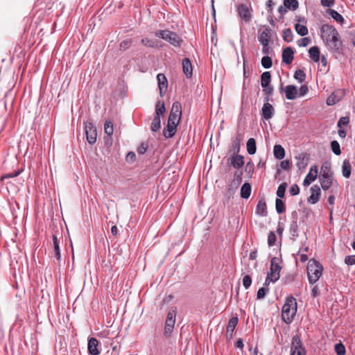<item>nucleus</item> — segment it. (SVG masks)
<instances>
[{"mask_svg": "<svg viewBox=\"0 0 355 355\" xmlns=\"http://www.w3.org/2000/svg\"><path fill=\"white\" fill-rule=\"evenodd\" d=\"M321 37L330 51L339 53L342 42L337 30L331 25L323 24L320 28Z\"/></svg>", "mask_w": 355, "mask_h": 355, "instance_id": "1", "label": "nucleus"}, {"mask_svg": "<svg viewBox=\"0 0 355 355\" xmlns=\"http://www.w3.org/2000/svg\"><path fill=\"white\" fill-rule=\"evenodd\" d=\"M297 312V301L292 296L286 298L282 309V318L286 324H290Z\"/></svg>", "mask_w": 355, "mask_h": 355, "instance_id": "2", "label": "nucleus"}, {"mask_svg": "<svg viewBox=\"0 0 355 355\" xmlns=\"http://www.w3.org/2000/svg\"><path fill=\"white\" fill-rule=\"evenodd\" d=\"M323 270L322 266L319 261L311 259L307 266V274L309 282L311 284L315 283L321 277Z\"/></svg>", "mask_w": 355, "mask_h": 355, "instance_id": "3", "label": "nucleus"}, {"mask_svg": "<svg viewBox=\"0 0 355 355\" xmlns=\"http://www.w3.org/2000/svg\"><path fill=\"white\" fill-rule=\"evenodd\" d=\"M155 36L166 40L175 47L180 46L182 42L177 33L168 30L158 31L155 33Z\"/></svg>", "mask_w": 355, "mask_h": 355, "instance_id": "4", "label": "nucleus"}, {"mask_svg": "<svg viewBox=\"0 0 355 355\" xmlns=\"http://www.w3.org/2000/svg\"><path fill=\"white\" fill-rule=\"evenodd\" d=\"M182 117V105L180 102L173 103L172 107L168 118V122L178 125Z\"/></svg>", "mask_w": 355, "mask_h": 355, "instance_id": "5", "label": "nucleus"}, {"mask_svg": "<svg viewBox=\"0 0 355 355\" xmlns=\"http://www.w3.org/2000/svg\"><path fill=\"white\" fill-rule=\"evenodd\" d=\"M306 352L302 345L300 338L295 335L292 338L290 355H306Z\"/></svg>", "mask_w": 355, "mask_h": 355, "instance_id": "6", "label": "nucleus"}, {"mask_svg": "<svg viewBox=\"0 0 355 355\" xmlns=\"http://www.w3.org/2000/svg\"><path fill=\"white\" fill-rule=\"evenodd\" d=\"M281 260L278 257H273L270 261V271L268 275L272 277L275 281H277L280 277V271L282 267L280 266Z\"/></svg>", "mask_w": 355, "mask_h": 355, "instance_id": "7", "label": "nucleus"}, {"mask_svg": "<svg viewBox=\"0 0 355 355\" xmlns=\"http://www.w3.org/2000/svg\"><path fill=\"white\" fill-rule=\"evenodd\" d=\"M291 222L289 225V233L291 236V239L295 241L299 236L298 233V217L297 213L294 211L291 213Z\"/></svg>", "mask_w": 355, "mask_h": 355, "instance_id": "8", "label": "nucleus"}, {"mask_svg": "<svg viewBox=\"0 0 355 355\" xmlns=\"http://www.w3.org/2000/svg\"><path fill=\"white\" fill-rule=\"evenodd\" d=\"M85 134L87 140L90 144H94L96 141V129L93 123L87 122L85 124Z\"/></svg>", "mask_w": 355, "mask_h": 355, "instance_id": "9", "label": "nucleus"}, {"mask_svg": "<svg viewBox=\"0 0 355 355\" xmlns=\"http://www.w3.org/2000/svg\"><path fill=\"white\" fill-rule=\"evenodd\" d=\"M239 15L246 22H249L252 19V9L245 4L238 6Z\"/></svg>", "mask_w": 355, "mask_h": 355, "instance_id": "10", "label": "nucleus"}, {"mask_svg": "<svg viewBox=\"0 0 355 355\" xmlns=\"http://www.w3.org/2000/svg\"><path fill=\"white\" fill-rule=\"evenodd\" d=\"M318 167L316 165H313L311 167L309 173L306 175L304 181L303 186L308 187L309 186L313 181L315 180L318 176Z\"/></svg>", "mask_w": 355, "mask_h": 355, "instance_id": "11", "label": "nucleus"}, {"mask_svg": "<svg viewBox=\"0 0 355 355\" xmlns=\"http://www.w3.org/2000/svg\"><path fill=\"white\" fill-rule=\"evenodd\" d=\"M266 101H269V98L267 97L266 98ZM274 113H275V110H274V107H272V105L270 103H269L268 102L265 103L261 109L262 116L265 119L269 120L273 116Z\"/></svg>", "mask_w": 355, "mask_h": 355, "instance_id": "12", "label": "nucleus"}, {"mask_svg": "<svg viewBox=\"0 0 355 355\" xmlns=\"http://www.w3.org/2000/svg\"><path fill=\"white\" fill-rule=\"evenodd\" d=\"M230 164L236 169L241 168L244 165L243 156L234 153V154L229 158Z\"/></svg>", "mask_w": 355, "mask_h": 355, "instance_id": "13", "label": "nucleus"}, {"mask_svg": "<svg viewBox=\"0 0 355 355\" xmlns=\"http://www.w3.org/2000/svg\"><path fill=\"white\" fill-rule=\"evenodd\" d=\"M160 96H163L168 87V81L164 73H158L157 76Z\"/></svg>", "mask_w": 355, "mask_h": 355, "instance_id": "14", "label": "nucleus"}, {"mask_svg": "<svg viewBox=\"0 0 355 355\" xmlns=\"http://www.w3.org/2000/svg\"><path fill=\"white\" fill-rule=\"evenodd\" d=\"M319 180L321 184V187L323 190L329 189L332 185L333 182V175L320 174L319 176Z\"/></svg>", "mask_w": 355, "mask_h": 355, "instance_id": "15", "label": "nucleus"}, {"mask_svg": "<svg viewBox=\"0 0 355 355\" xmlns=\"http://www.w3.org/2000/svg\"><path fill=\"white\" fill-rule=\"evenodd\" d=\"M310 191L311 196L308 198V202L311 204H315L320 200V188L318 185H313L311 187Z\"/></svg>", "mask_w": 355, "mask_h": 355, "instance_id": "16", "label": "nucleus"}, {"mask_svg": "<svg viewBox=\"0 0 355 355\" xmlns=\"http://www.w3.org/2000/svg\"><path fill=\"white\" fill-rule=\"evenodd\" d=\"M62 241V236L58 237V235L54 234L53 235V248L55 257L57 260L61 258L60 244Z\"/></svg>", "mask_w": 355, "mask_h": 355, "instance_id": "17", "label": "nucleus"}, {"mask_svg": "<svg viewBox=\"0 0 355 355\" xmlns=\"http://www.w3.org/2000/svg\"><path fill=\"white\" fill-rule=\"evenodd\" d=\"M98 341L95 338H91L88 340V352L91 355H98L100 351L98 349Z\"/></svg>", "mask_w": 355, "mask_h": 355, "instance_id": "18", "label": "nucleus"}, {"mask_svg": "<svg viewBox=\"0 0 355 355\" xmlns=\"http://www.w3.org/2000/svg\"><path fill=\"white\" fill-rule=\"evenodd\" d=\"M294 52L291 47H286L282 51V61L283 62L289 64L293 60Z\"/></svg>", "mask_w": 355, "mask_h": 355, "instance_id": "19", "label": "nucleus"}, {"mask_svg": "<svg viewBox=\"0 0 355 355\" xmlns=\"http://www.w3.org/2000/svg\"><path fill=\"white\" fill-rule=\"evenodd\" d=\"M297 159L296 166L299 170L304 169L309 162V157L304 153H300L297 156L295 157Z\"/></svg>", "mask_w": 355, "mask_h": 355, "instance_id": "20", "label": "nucleus"}, {"mask_svg": "<svg viewBox=\"0 0 355 355\" xmlns=\"http://www.w3.org/2000/svg\"><path fill=\"white\" fill-rule=\"evenodd\" d=\"M182 70L187 77L190 78L193 74V67L190 60L185 58L182 60Z\"/></svg>", "mask_w": 355, "mask_h": 355, "instance_id": "21", "label": "nucleus"}, {"mask_svg": "<svg viewBox=\"0 0 355 355\" xmlns=\"http://www.w3.org/2000/svg\"><path fill=\"white\" fill-rule=\"evenodd\" d=\"M297 87L290 85L285 87L286 98L288 100H294L297 97Z\"/></svg>", "mask_w": 355, "mask_h": 355, "instance_id": "22", "label": "nucleus"}, {"mask_svg": "<svg viewBox=\"0 0 355 355\" xmlns=\"http://www.w3.org/2000/svg\"><path fill=\"white\" fill-rule=\"evenodd\" d=\"M270 29L266 28L260 34L259 37V41L263 46H268L269 41L270 40Z\"/></svg>", "mask_w": 355, "mask_h": 355, "instance_id": "23", "label": "nucleus"}, {"mask_svg": "<svg viewBox=\"0 0 355 355\" xmlns=\"http://www.w3.org/2000/svg\"><path fill=\"white\" fill-rule=\"evenodd\" d=\"M178 125L175 123L167 121L166 129L164 130V136L166 138L173 137L176 132Z\"/></svg>", "mask_w": 355, "mask_h": 355, "instance_id": "24", "label": "nucleus"}, {"mask_svg": "<svg viewBox=\"0 0 355 355\" xmlns=\"http://www.w3.org/2000/svg\"><path fill=\"white\" fill-rule=\"evenodd\" d=\"M256 214L261 216H266L268 214L267 206L264 200H260L256 207Z\"/></svg>", "mask_w": 355, "mask_h": 355, "instance_id": "25", "label": "nucleus"}, {"mask_svg": "<svg viewBox=\"0 0 355 355\" xmlns=\"http://www.w3.org/2000/svg\"><path fill=\"white\" fill-rule=\"evenodd\" d=\"M310 58L315 62H318L320 59V52L318 46H312L309 50Z\"/></svg>", "mask_w": 355, "mask_h": 355, "instance_id": "26", "label": "nucleus"}, {"mask_svg": "<svg viewBox=\"0 0 355 355\" xmlns=\"http://www.w3.org/2000/svg\"><path fill=\"white\" fill-rule=\"evenodd\" d=\"M352 166L349 159H345L343 162L342 174L346 178H349L351 175Z\"/></svg>", "mask_w": 355, "mask_h": 355, "instance_id": "27", "label": "nucleus"}, {"mask_svg": "<svg viewBox=\"0 0 355 355\" xmlns=\"http://www.w3.org/2000/svg\"><path fill=\"white\" fill-rule=\"evenodd\" d=\"M273 153L275 157L277 159H282L285 156V150L281 145H275Z\"/></svg>", "mask_w": 355, "mask_h": 355, "instance_id": "28", "label": "nucleus"}, {"mask_svg": "<svg viewBox=\"0 0 355 355\" xmlns=\"http://www.w3.org/2000/svg\"><path fill=\"white\" fill-rule=\"evenodd\" d=\"M242 176H243L242 171H236L234 173V179L230 184V187H234L235 188H237V187L242 182Z\"/></svg>", "mask_w": 355, "mask_h": 355, "instance_id": "29", "label": "nucleus"}, {"mask_svg": "<svg viewBox=\"0 0 355 355\" xmlns=\"http://www.w3.org/2000/svg\"><path fill=\"white\" fill-rule=\"evenodd\" d=\"M251 193V186L249 183H244L241 189V196L244 199H248Z\"/></svg>", "mask_w": 355, "mask_h": 355, "instance_id": "30", "label": "nucleus"}, {"mask_svg": "<svg viewBox=\"0 0 355 355\" xmlns=\"http://www.w3.org/2000/svg\"><path fill=\"white\" fill-rule=\"evenodd\" d=\"M247 151L250 155H254L257 150L256 141L254 138H250L247 141Z\"/></svg>", "mask_w": 355, "mask_h": 355, "instance_id": "31", "label": "nucleus"}, {"mask_svg": "<svg viewBox=\"0 0 355 355\" xmlns=\"http://www.w3.org/2000/svg\"><path fill=\"white\" fill-rule=\"evenodd\" d=\"M271 80V74L269 71L263 72L261 76V87L268 86Z\"/></svg>", "mask_w": 355, "mask_h": 355, "instance_id": "32", "label": "nucleus"}, {"mask_svg": "<svg viewBox=\"0 0 355 355\" xmlns=\"http://www.w3.org/2000/svg\"><path fill=\"white\" fill-rule=\"evenodd\" d=\"M166 112V108L164 102L157 101L155 106V115L158 116L161 118V116H163Z\"/></svg>", "mask_w": 355, "mask_h": 355, "instance_id": "33", "label": "nucleus"}, {"mask_svg": "<svg viewBox=\"0 0 355 355\" xmlns=\"http://www.w3.org/2000/svg\"><path fill=\"white\" fill-rule=\"evenodd\" d=\"M161 128V119L158 116H155L150 125L152 132H157Z\"/></svg>", "mask_w": 355, "mask_h": 355, "instance_id": "34", "label": "nucleus"}, {"mask_svg": "<svg viewBox=\"0 0 355 355\" xmlns=\"http://www.w3.org/2000/svg\"><path fill=\"white\" fill-rule=\"evenodd\" d=\"M175 321H172L170 320H166L165 326H164V334L166 336H169L172 333L174 324Z\"/></svg>", "mask_w": 355, "mask_h": 355, "instance_id": "35", "label": "nucleus"}, {"mask_svg": "<svg viewBox=\"0 0 355 355\" xmlns=\"http://www.w3.org/2000/svg\"><path fill=\"white\" fill-rule=\"evenodd\" d=\"M284 5L287 9L295 10L298 8L299 3L297 0H284Z\"/></svg>", "mask_w": 355, "mask_h": 355, "instance_id": "36", "label": "nucleus"}, {"mask_svg": "<svg viewBox=\"0 0 355 355\" xmlns=\"http://www.w3.org/2000/svg\"><path fill=\"white\" fill-rule=\"evenodd\" d=\"M295 28L297 34L301 36H305L308 34V28L306 26L300 24H296Z\"/></svg>", "mask_w": 355, "mask_h": 355, "instance_id": "37", "label": "nucleus"}, {"mask_svg": "<svg viewBox=\"0 0 355 355\" xmlns=\"http://www.w3.org/2000/svg\"><path fill=\"white\" fill-rule=\"evenodd\" d=\"M329 13L330 14L331 17L335 19L336 21L339 23H343L344 18L343 17L339 14L337 11L334 10L329 9L328 10Z\"/></svg>", "mask_w": 355, "mask_h": 355, "instance_id": "38", "label": "nucleus"}, {"mask_svg": "<svg viewBox=\"0 0 355 355\" xmlns=\"http://www.w3.org/2000/svg\"><path fill=\"white\" fill-rule=\"evenodd\" d=\"M294 78L299 83H302L304 81L306 78V74L304 71L302 69L296 70L294 73Z\"/></svg>", "mask_w": 355, "mask_h": 355, "instance_id": "39", "label": "nucleus"}, {"mask_svg": "<svg viewBox=\"0 0 355 355\" xmlns=\"http://www.w3.org/2000/svg\"><path fill=\"white\" fill-rule=\"evenodd\" d=\"M275 208L276 211L278 214H282L285 211V205L284 202L279 199L277 198L275 200Z\"/></svg>", "mask_w": 355, "mask_h": 355, "instance_id": "40", "label": "nucleus"}, {"mask_svg": "<svg viewBox=\"0 0 355 355\" xmlns=\"http://www.w3.org/2000/svg\"><path fill=\"white\" fill-rule=\"evenodd\" d=\"M238 323L237 318H232L230 320L228 325L227 327V332L232 333Z\"/></svg>", "mask_w": 355, "mask_h": 355, "instance_id": "41", "label": "nucleus"}, {"mask_svg": "<svg viewBox=\"0 0 355 355\" xmlns=\"http://www.w3.org/2000/svg\"><path fill=\"white\" fill-rule=\"evenodd\" d=\"M327 175H334L331 168V164L329 162H325L322 164L320 170V174H325Z\"/></svg>", "mask_w": 355, "mask_h": 355, "instance_id": "42", "label": "nucleus"}, {"mask_svg": "<svg viewBox=\"0 0 355 355\" xmlns=\"http://www.w3.org/2000/svg\"><path fill=\"white\" fill-rule=\"evenodd\" d=\"M287 187V184L286 182L282 183L277 188V196L279 198H282L284 197L285 191Z\"/></svg>", "mask_w": 355, "mask_h": 355, "instance_id": "43", "label": "nucleus"}, {"mask_svg": "<svg viewBox=\"0 0 355 355\" xmlns=\"http://www.w3.org/2000/svg\"><path fill=\"white\" fill-rule=\"evenodd\" d=\"M331 148L335 155H340L341 154L340 144L337 141H332L331 142Z\"/></svg>", "mask_w": 355, "mask_h": 355, "instance_id": "44", "label": "nucleus"}, {"mask_svg": "<svg viewBox=\"0 0 355 355\" xmlns=\"http://www.w3.org/2000/svg\"><path fill=\"white\" fill-rule=\"evenodd\" d=\"M335 352L337 355H345L346 350L344 345L341 343L335 345Z\"/></svg>", "mask_w": 355, "mask_h": 355, "instance_id": "45", "label": "nucleus"}, {"mask_svg": "<svg viewBox=\"0 0 355 355\" xmlns=\"http://www.w3.org/2000/svg\"><path fill=\"white\" fill-rule=\"evenodd\" d=\"M272 59L268 56H264L261 59V65L265 69H269L272 67Z\"/></svg>", "mask_w": 355, "mask_h": 355, "instance_id": "46", "label": "nucleus"}, {"mask_svg": "<svg viewBox=\"0 0 355 355\" xmlns=\"http://www.w3.org/2000/svg\"><path fill=\"white\" fill-rule=\"evenodd\" d=\"M105 132L110 137L113 134V125L112 123L110 121H106L104 124Z\"/></svg>", "mask_w": 355, "mask_h": 355, "instance_id": "47", "label": "nucleus"}, {"mask_svg": "<svg viewBox=\"0 0 355 355\" xmlns=\"http://www.w3.org/2000/svg\"><path fill=\"white\" fill-rule=\"evenodd\" d=\"M283 38L285 41L290 42L293 40V32L290 28H286L283 31Z\"/></svg>", "mask_w": 355, "mask_h": 355, "instance_id": "48", "label": "nucleus"}, {"mask_svg": "<svg viewBox=\"0 0 355 355\" xmlns=\"http://www.w3.org/2000/svg\"><path fill=\"white\" fill-rule=\"evenodd\" d=\"M268 291H269V289L266 287L260 288L257 291V300L263 299L266 297V294L268 293Z\"/></svg>", "mask_w": 355, "mask_h": 355, "instance_id": "49", "label": "nucleus"}, {"mask_svg": "<svg viewBox=\"0 0 355 355\" xmlns=\"http://www.w3.org/2000/svg\"><path fill=\"white\" fill-rule=\"evenodd\" d=\"M131 44H132V40L130 39L124 40L120 43V45H119L120 50L125 51L131 46Z\"/></svg>", "mask_w": 355, "mask_h": 355, "instance_id": "50", "label": "nucleus"}, {"mask_svg": "<svg viewBox=\"0 0 355 355\" xmlns=\"http://www.w3.org/2000/svg\"><path fill=\"white\" fill-rule=\"evenodd\" d=\"M252 284V278L250 275H247L243 277V285L245 289L250 288Z\"/></svg>", "mask_w": 355, "mask_h": 355, "instance_id": "51", "label": "nucleus"}, {"mask_svg": "<svg viewBox=\"0 0 355 355\" xmlns=\"http://www.w3.org/2000/svg\"><path fill=\"white\" fill-rule=\"evenodd\" d=\"M276 241V235L273 232H270L268 236V244L270 247L275 245Z\"/></svg>", "mask_w": 355, "mask_h": 355, "instance_id": "52", "label": "nucleus"}, {"mask_svg": "<svg viewBox=\"0 0 355 355\" xmlns=\"http://www.w3.org/2000/svg\"><path fill=\"white\" fill-rule=\"evenodd\" d=\"M241 141L240 135L236 136L235 142L233 145L234 153H238L240 150V142Z\"/></svg>", "mask_w": 355, "mask_h": 355, "instance_id": "53", "label": "nucleus"}, {"mask_svg": "<svg viewBox=\"0 0 355 355\" xmlns=\"http://www.w3.org/2000/svg\"><path fill=\"white\" fill-rule=\"evenodd\" d=\"M141 44L144 46H146L148 47H154L155 45V42L153 40H150L148 38H143L141 40Z\"/></svg>", "mask_w": 355, "mask_h": 355, "instance_id": "54", "label": "nucleus"}, {"mask_svg": "<svg viewBox=\"0 0 355 355\" xmlns=\"http://www.w3.org/2000/svg\"><path fill=\"white\" fill-rule=\"evenodd\" d=\"M345 263L349 266L355 264V255H349L345 257Z\"/></svg>", "mask_w": 355, "mask_h": 355, "instance_id": "55", "label": "nucleus"}, {"mask_svg": "<svg viewBox=\"0 0 355 355\" xmlns=\"http://www.w3.org/2000/svg\"><path fill=\"white\" fill-rule=\"evenodd\" d=\"M349 122V119L347 116H343L340 118L338 122V126L342 127L343 125H347Z\"/></svg>", "mask_w": 355, "mask_h": 355, "instance_id": "56", "label": "nucleus"}, {"mask_svg": "<svg viewBox=\"0 0 355 355\" xmlns=\"http://www.w3.org/2000/svg\"><path fill=\"white\" fill-rule=\"evenodd\" d=\"M175 315H176L175 309H172L171 310H170L168 311L166 320H172V321H175Z\"/></svg>", "mask_w": 355, "mask_h": 355, "instance_id": "57", "label": "nucleus"}, {"mask_svg": "<svg viewBox=\"0 0 355 355\" xmlns=\"http://www.w3.org/2000/svg\"><path fill=\"white\" fill-rule=\"evenodd\" d=\"M19 173H20L19 171L6 173V174H5L4 175H3L1 177V180L6 179V178H15V177L18 176L19 175Z\"/></svg>", "mask_w": 355, "mask_h": 355, "instance_id": "58", "label": "nucleus"}, {"mask_svg": "<svg viewBox=\"0 0 355 355\" xmlns=\"http://www.w3.org/2000/svg\"><path fill=\"white\" fill-rule=\"evenodd\" d=\"M291 196H296L300 193V188L297 184H293L289 189Z\"/></svg>", "mask_w": 355, "mask_h": 355, "instance_id": "59", "label": "nucleus"}, {"mask_svg": "<svg viewBox=\"0 0 355 355\" xmlns=\"http://www.w3.org/2000/svg\"><path fill=\"white\" fill-rule=\"evenodd\" d=\"M148 148V145L145 143H141L137 148V153L140 155H144Z\"/></svg>", "mask_w": 355, "mask_h": 355, "instance_id": "60", "label": "nucleus"}, {"mask_svg": "<svg viewBox=\"0 0 355 355\" xmlns=\"http://www.w3.org/2000/svg\"><path fill=\"white\" fill-rule=\"evenodd\" d=\"M310 43V40L308 37H304L297 41V44L300 46H306Z\"/></svg>", "mask_w": 355, "mask_h": 355, "instance_id": "61", "label": "nucleus"}, {"mask_svg": "<svg viewBox=\"0 0 355 355\" xmlns=\"http://www.w3.org/2000/svg\"><path fill=\"white\" fill-rule=\"evenodd\" d=\"M280 166L284 170L288 171L291 168V164L288 160H284L281 162Z\"/></svg>", "mask_w": 355, "mask_h": 355, "instance_id": "62", "label": "nucleus"}, {"mask_svg": "<svg viewBox=\"0 0 355 355\" xmlns=\"http://www.w3.org/2000/svg\"><path fill=\"white\" fill-rule=\"evenodd\" d=\"M320 3L324 7L330 8L334 6V0H321Z\"/></svg>", "mask_w": 355, "mask_h": 355, "instance_id": "63", "label": "nucleus"}, {"mask_svg": "<svg viewBox=\"0 0 355 355\" xmlns=\"http://www.w3.org/2000/svg\"><path fill=\"white\" fill-rule=\"evenodd\" d=\"M309 92L308 87L305 85H302L300 88V96H305Z\"/></svg>", "mask_w": 355, "mask_h": 355, "instance_id": "64", "label": "nucleus"}]
</instances>
